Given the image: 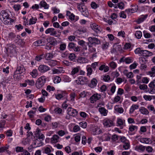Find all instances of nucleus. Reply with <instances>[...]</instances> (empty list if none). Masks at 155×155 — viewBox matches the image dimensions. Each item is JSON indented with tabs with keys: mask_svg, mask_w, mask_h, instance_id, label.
Here are the masks:
<instances>
[{
	"mask_svg": "<svg viewBox=\"0 0 155 155\" xmlns=\"http://www.w3.org/2000/svg\"><path fill=\"white\" fill-rule=\"evenodd\" d=\"M88 42L87 43L92 45H98L100 44V40L98 38L94 37H89L88 38Z\"/></svg>",
	"mask_w": 155,
	"mask_h": 155,
	"instance_id": "6e6552de",
	"label": "nucleus"
},
{
	"mask_svg": "<svg viewBox=\"0 0 155 155\" xmlns=\"http://www.w3.org/2000/svg\"><path fill=\"white\" fill-rule=\"evenodd\" d=\"M46 34H50L51 36H55L57 34V32L55 29L53 28H49L45 31Z\"/></svg>",
	"mask_w": 155,
	"mask_h": 155,
	"instance_id": "9b49d317",
	"label": "nucleus"
},
{
	"mask_svg": "<svg viewBox=\"0 0 155 155\" xmlns=\"http://www.w3.org/2000/svg\"><path fill=\"white\" fill-rule=\"evenodd\" d=\"M139 106L136 104H133L130 107L129 113L130 114H132L133 113L134 110L138 109Z\"/></svg>",
	"mask_w": 155,
	"mask_h": 155,
	"instance_id": "aec40b11",
	"label": "nucleus"
},
{
	"mask_svg": "<svg viewBox=\"0 0 155 155\" xmlns=\"http://www.w3.org/2000/svg\"><path fill=\"white\" fill-rule=\"evenodd\" d=\"M84 150H80L79 152H74L72 153V155H82L84 154L85 155V153H84Z\"/></svg>",
	"mask_w": 155,
	"mask_h": 155,
	"instance_id": "a18cd8bd",
	"label": "nucleus"
},
{
	"mask_svg": "<svg viewBox=\"0 0 155 155\" xmlns=\"http://www.w3.org/2000/svg\"><path fill=\"white\" fill-rule=\"evenodd\" d=\"M147 15H142L140 18H139L137 21V22L138 24H140L143 22L146 18L147 17Z\"/></svg>",
	"mask_w": 155,
	"mask_h": 155,
	"instance_id": "2f4dec72",
	"label": "nucleus"
},
{
	"mask_svg": "<svg viewBox=\"0 0 155 155\" xmlns=\"http://www.w3.org/2000/svg\"><path fill=\"white\" fill-rule=\"evenodd\" d=\"M80 68V66H77L73 68L71 74L74 78L75 77V74L79 72Z\"/></svg>",
	"mask_w": 155,
	"mask_h": 155,
	"instance_id": "dca6fc26",
	"label": "nucleus"
},
{
	"mask_svg": "<svg viewBox=\"0 0 155 155\" xmlns=\"http://www.w3.org/2000/svg\"><path fill=\"white\" fill-rule=\"evenodd\" d=\"M40 5L42 7L44 8L45 9H48L49 8V5L47 3L44 1H41L40 2Z\"/></svg>",
	"mask_w": 155,
	"mask_h": 155,
	"instance_id": "7c9ffc66",
	"label": "nucleus"
},
{
	"mask_svg": "<svg viewBox=\"0 0 155 155\" xmlns=\"http://www.w3.org/2000/svg\"><path fill=\"white\" fill-rule=\"evenodd\" d=\"M103 138L105 141H109L111 137L110 136L107 134H104L103 136Z\"/></svg>",
	"mask_w": 155,
	"mask_h": 155,
	"instance_id": "de8ad7c7",
	"label": "nucleus"
},
{
	"mask_svg": "<svg viewBox=\"0 0 155 155\" xmlns=\"http://www.w3.org/2000/svg\"><path fill=\"white\" fill-rule=\"evenodd\" d=\"M101 95L98 94H94L90 97V100L91 103H93L99 100L101 98Z\"/></svg>",
	"mask_w": 155,
	"mask_h": 155,
	"instance_id": "9d476101",
	"label": "nucleus"
},
{
	"mask_svg": "<svg viewBox=\"0 0 155 155\" xmlns=\"http://www.w3.org/2000/svg\"><path fill=\"white\" fill-rule=\"evenodd\" d=\"M141 75H142L141 74H140L137 76L136 82L137 84H138L140 83H141Z\"/></svg>",
	"mask_w": 155,
	"mask_h": 155,
	"instance_id": "bf43d9fd",
	"label": "nucleus"
},
{
	"mask_svg": "<svg viewBox=\"0 0 155 155\" xmlns=\"http://www.w3.org/2000/svg\"><path fill=\"white\" fill-rule=\"evenodd\" d=\"M57 64V61L54 60H51L48 62V64L51 67H53L56 65Z\"/></svg>",
	"mask_w": 155,
	"mask_h": 155,
	"instance_id": "ea45409f",
	"label": "nucleus"
},
{
	"mask_svg": "<svg viewBox=\"0 0 155 155\" xmlns=\"http://www.w3.org/2000/svg\"><path fill=\"white\" fill-rule=\"evenodd\" d=\"M139 61L141 64V66L143 68H146L147 67L146 64L147 61L145 58L144 57H140L139 58Z\"/></svg>",
	"mask_w": 155,
	"mask_h": 155,
	"instance_id": "f8f14e48",
	"label": "nucleus"
},
{
	"mask_svg": "<svg viewBox=\"0 0 155 155\" xmlns=\"http://www.w3.org/2000/svg\"><path fill=\"white\" fill-rule=\"evenodd\" d=\"M52 71L53 74H59L62 72L63 71V70L54 68L52 70Z\"/></svg>",
	"mask_w": 155,
	"mask_h": 155,
	"instance_id": "a19ab883",
	"label": "nucleus"
},
{
	"mask_svg": "<svg viewBox=\"0 0 155 155\" xmlns=\"http://www.w3.org/2000/svg\"><path fill=\"white\" fill-rule=\"evenodd\" d=\"M30 74L33 78H35L38 75V71L36 69H33L30 73Z\"/></svg>",
	"mask_w": 155,
	"mask_h": 155,
	"instance_id": "c85d7f7f",
	"label": "nucleus"
},
{
	"mask_svg": "<svg viewBox=\"0 0 155 155\" xmlns=\"http://www.w3.org/2000/svg\"><path fill=\"white\" fill-rule=\"evenodd\" d=\"M5 123V121L4 120H2L0 121V131H1L2 128L4 127Z\"/></svg>",
	"mask_w": 155,
	"mask_h": 155,
	"instance_id": "8fccbe9b",
	"label": "nucleus"
},
{
	"mask_svg": "<svg viewBox=\"0 0 155 155\" xmlns=\"http://www.w3.org/2000/svg\"><path fill=\"white\" fill-rule=\"evenodd\" d=\"M145 147L142 145H139L135 147V150L139 152H143L145 149Z\"/></svg>",
	"mask_w": 155,
	"mask_h": 155,
	"instance_id": "b1692460",
	"label": "nucleus"
},
{
	"mask_svg": "<svg viewBox=\"0 0 155 155\" xmlns=\"http://www.w3.org/2000/svg\"><path fill=\"white\" fill-rule=\"evenodd\" d=\"M149 81L148 79L146 77H143L142 79L141 82V83L147 84Z\"/></svg>",
	"mask_w": 155,
	"mask_h": 155,
	"instance_id": "69168bd1",
	"label": "nucleus"
},
{
	"mask_svg": "<svg viewBox=\"0 0 155 155\" xmlns=\"http://www.w3.org/2000/svg\"><path fill=\"white\" fill-rule=\"evenodd\" d=\"M80 115L81 117L84 118H86L87 117L88 115L85 112L83 111H81L80 113Z\"/></svg>",
	"mask_w": 155,
	"mask_h": 155,
	"instance_id": "680f3d73",
	"label": "nucleus"
},
{
	"mask_svg": "<svg viewBox=\"0 0 155 155\" xmlns=\"http://www.w3.org/2000/svg\"><path fill=\"white\" fill-rule=\"evenodd\" d=\"M109 65L111 68L115 69L116 67L117 64L115 62L112 61L110 63Z\"/></svg>",
	"mask_w": 155,
	"mask_h": 155,
	"instance_id": "0e129e2a",
	"label": "nucleus"
},
{
	"mask_svg": "<svg viewBox=\"0 0 155 155\" xmlns=\"http://www.w3.org/2000/svg\"><path fill=\"white\" fill-rule=\"evenodd\" d=\"M97 82V81L96 79L93 78L91 80V82L89 84V86L91 87H94L96 86Z\"/></svg>",
	"mask_w": 155,
	"mask_h": 155,
	"instance_id": "cd10ccee",
	"label": "nucleus"
},
{
	"mask_svg": "<svg viewBox=\"0 0 155 155\" xmlns=\"http://www.w3.org/2000/svg\"><path fill=\"white\" fill-rule=\"evenodd\" d=\"M77 62L80 63H85L88 61V60L84 57H79L77 59Z\"/></svg>",
	"mask_w": 155,
	"mask_h": 155,
	"instance_id": "4be33fe9",
	"label": "nucleus"
},
{
	"mask_svg": "<svg viewBox=\"0 0 155 155\" xmlns=\"http://www.w3.org/2000/svg\"><path fill=\"white\" fill-rule=\"evenodd\" d=\"M56 99L58 100H60L63 98H65L67 97V94L65 92H62L61 93L55 95Z\"/></svg>",
	"mask_w": 155,
	"mask_h": 155,
	"instance_id": "ddd939ff",
	"label": "nucleus"
},
{
	"mask_svg": "<svg viewBox=\"0 0 155 155\" xmlns=\"http://www.w3.org/2000/svg\"><path fill=\"white\" fill-rule=\"evenodd\" d=\"M10 15L5 11H2L0 13V19L5 25H10L14 20L9 17Z\"/></svg>",
	"mask_w": 155,
	"mask_h": 155,
	"instance_id": "f257e3e1",
	"label": "nucleus"
},
{
	"mask_svg": "<svg viewBox=\"0 0 155 155\" xmlns=\"http://www.w3.org/2000/svg\"><path fill=\"white\" fill-rule=\"evenodd\" d=\"M25 72V69L23 66H18L15 72L16 74H19L24 73Z\"/></svg>",
	"mask_w": 155,
	"mask_h": 155,
	"instance_id": "2eb2a0df",
	"label": "nucleus"
},
{
	"mask_svg": "<svg viewBox=\"0 0 155 155\" xmlns=\"http://www.w3.org/2000/svg\"><path fill=\"white\" fill-rule=\"evenodd\" d=\"M125 123V120H122L120 118H118L117 120V126L121 127L123 126Z\"/></svg>",
	"mask_w": 155,
	"mask_h": 155,
	"instance_id": "c756f323",
	"label": "nucleus"
},
{
	"mask_svg": "<svg viewBox=\"0 0 155 155\" xmlns=\"http://www.w3.org/2000/svg\"><path fill=\"white\" fill-rule=\"evenodd\" d=\"M92 45L91 44L87 43V45L89 47L88 50L91 53L94 52L96 51L95 48L92 47Z\"/></svg>",
	"mask_w": 155,
	"mask_h": 155,
	"instance_id": "c9c22d12",
	"label": "nucleus"
},
{
	"mask_svg": "<svg viewBox=\"0 0 155 155\" xmlns=\"http://www.w3.org/2000/svg\"><path fill=\"white\" fill-rule=\"evenodd\" d=\"M9 147L8 145H6L5 147H2L0 148V153L4 152L5 151H8L7 149H8Z\"/></svg>",
	"mask_w": 155,
	"mask_h": 155,
	"instance_id": "c03bdc74",
	"label": "nucleus"
},
{
	"mask_svg": "<svg viewBox=\"0 0 155 155\" xmlns=\"http://www.w3.org/2000/svg\"><path fill=\"white\" fill-rule=\"evenodd\" d=\"M143 50H141L140 48H136L134 51L135 53L136 54H139L140 55H141Z\"/></svg>",
	"mask_w": 155,
	"mask_h": 155,
	"instance_id": "864d4df0",
	"label": "nucleus"
},
{
	"mask_svg": "<svg viewBox=\"0 0 155 155\" xmlns=\"http://www.w3.org/2000/svg\"><path fill=\"white\" fill-rule=\"evenodd\" d=\"M37 19L36 17H34L33 16L31 17V18L29 20V23L28 25H33L36 23Z\"/></svg>",
	"mask_w": 155,
	"mask_h": 155,
	"instance_id": "bb28decb",
	"label": "nucleus"
},
{
	"mask_svg": "<svg viewBox=\"0 0 155 155\" xmlns=\"http://www.w3.org/2000/svg\"><path fill=\"white\" fill-rule=\"evenodd\" d=\"M61 78L59 76H56L54 78V83H58L60 82Z\"/></svg>",
	"mask_w": 155,
	"mask_h": 155,
	"instance_id": "6e6d98bb",
	"label": "nucleus"
},
{
	"mask_svg": "<svg viewBox=\"0 0 155 155\" xmlns=\"http://www.w3.org/2000/svg\"><path fill=\"white\" fill-rule=\"evenodd\" d=\"M67 113L69 116L74 117L77 115L78 111L76 109L70 107L67 109Z\"/></svg>",
	"mask_w": 155,
	"mask_h": 155,
	"instance_id": "423d86ee",
	"label": "nucleus"
},
{
	"mask_svg": "<svg viewBox=\"0 0 155 155\" xmlns=\"http://www.w3.org/2000/svg\"><path fill=\"white\" fill-rule=\"evenodd\" d=\"M124 73L127 77L128 78H132L134 76V75L132 72H127V71L124 72Z\"/></svg>",
	"mask_w": 155,
	"mask_h": 155,
	"instance_id": "e433bc0d",
	"label": "nucleus"
},
{
	"mask_svg": "<svg viewBox=\"0 0 155 155\" xmlns=\"http://www.w3.org/2000/svg\"><path fill=\"white\" fill-rule=\"evenodd\" d=\"M120 136H118L116 134H114L112 136L111 140L113 142H116L120 138Z\"/></svg>",
	"mask_w": 155,
	"mask_h": 155,
	"instance_id": "58836bf2",
	"label": "nucleus"
},
{
	"mask_svg": "<svg viewBox=\"0 0 155 155\" xmlns=\"http://www.w3.org/2000/svg\"><path fill=\"white\" fill-rule=\"evenodd\" d=\"M102 132L101 129L95 126L93 128L92 130V133L94 135L99 134Z\"/></svg>",
	"mask_w": 155,
	"mask_h": 155,
	"instance_id": "4468645a",
	"label": "nucleus"
},
{
	"mask_svg": "<svg viewBox=\"0 0 155 155\" xmlns=\"http://www.w3.org/2000/svg\"><path fill=\"white\" fill-rule=\"evenodd\" d=\"M87 76L90 75L91 74L93 70L91 68L87 66Z\"/></svg>",
	"mask_w": 155,
	"mask_h": 155,
	"instance_id": "e2e57ef3",
	"label": "nucleus"
},
{
	"mask_svg": "<svg viewBox=\"0 0 155 155\" xmlns=\"http://www.w3.org/2000/svg\"><path fill=\"white\" fill-rule=\"evenodd\" d=\"M20 36L18 35L17 36L15 40V42L17 45H20L22 42V40L20 39Z\"/></svg>",
	"mask_w": 155,
	"mask_h": 155,
	"instance_id": "72a5a7b5",
	"label": "nucleus"
},
{
	"mask_svg": "<svg viewBox=\"0 0 155 155\" xmlns=\"http://www.w3.org/2000/svg\"><path fill=\"white\" fill-rule=\"evenodd\" d=\"M46 82V77L42 76L39 78L36 83V86L37 88H40L42 87L45 84Z\"/></svg>",
	"mask_w": 155,
	"mask_h": 155,
	"instance_id": "f03ea898",
	"label": "nucleus"
},
{
	"mask_svg": "<svg viewBox=\"0 0 155 155\" xmlns=\"http://www.w3.org/2000/svg\"><path fill=\"white\" fill-rule=\"evenodd\" d=\"M133 61L131 58L129 57L125 58L123 57L120 60V62H125L126 64H130Z\"/></svg>",
	"mask_w": 155,
	"mask_h": 155,
	"instance_id": "f3484780",
	"label": "nucleus"
},
{
	"mask_svg": "<svg viewBox=\"0 0 155 155\" xmlns=\"http://www.w3.org/2000/svg\"><path fill=\"white\" fill-rule=\"evenodd\" d=\"M59 137L57 135H54L51 138V142L52 143H55L59 141Z\"/></svg>",
	"mask_w": 155,
	"mask_h": 155,
	"instance_id": "412c9836",
	"label": "nucleus"
},
{
	"mask_svg": "<svg viewBox=\"0 0 155 155\" xmlns=\"http://www.w3.org/2000/svg\"><path fill=\"white\" fill-rule=\"evenodd\" d=\"M147 108L149 110L152 111L153 114H155V108L153 105H148Z\"/></svg>",
	"mask_w": 155,
	"mask_h": 155,
	"instance_id": "f704fd0d",
	"label": "nucleus"
},
{
	"mask_svg": "<svg viewBox=\"0 0 155 155\" xmlns=\"http://www.w3.org/2000/svg\"><path fill=\"white\" fill-rule=\"evenodd\" d=\"M155 79L151 81L149 84V88L148 92L151 94H155Z\"/></svg>",
	"mask_w": 155,
	"mask_h": 155,
	"instance_id": "20e7f679",
	"label": "nucleus"
},
{
	"mask_svg": "<svg viewBox=\"0 0 155 155\" xmlns=\"http://www.w3.org/2000/svg\"><path fill=\"white\" fill-rule=\"evenodd\" d=\"M28 115H29L30 118H33L34 117V115L35 114V111L32 110H30L28 113Z\"/></svg>",
	"mask_w": 155,
	"mask_h": 155,
	"instance_id": "774afa93",
	"label": "nucleus"
},
{
	"mask_svg": "<svg viewBox=\"0 0 155 155\" xmlns=\"http://www.w3.org/2000/svg\"><path fill=\"white\" fill-rule=\"evenodd\" d=\"M140 141L142 143L150 144L151 142L150 139L147 138H143L140 139Z\"/></svg>",
	"mask_w": 155,
	"mask_h": 155,
	"instance_id": "a878e982",
	"label": "nucleus"
},
{
	"mask_svg": "<svg viewBox=\"0 0 155 155\" xmlns=\"http://www.w3.org/2000/svg\"><path fill=\"white\" fill-rule=\"evenodd\" d=\"M93 29L95 30V31L97 33L100 32L101 31L100 28L98 27V26L96 24L93 25Z\"/></svg>",
	"mask_w": 155,
	"mask_h": 155,
	"instance_id": "37998d69",
	"label": "nucleus"
},
{
	"mask_svg": "<svg viewBox=\"0 0 155 155\" xmlns=\"http://www.w3.org/2000/svg\"><path fill=\"white\" fill-rule=\"evenodd\" d=\"M135 36L137 38H140L142 36L141 32L140 31H137L135 34Z\"/></svg>",
	"mask_w": 155,
	"mask_h": 155,
	"instance_id": "3c124183",
	"label": "nucleus"
},
{
	"mask_svg": "<svg viewBox=\"0 0 155 155\" xmlns=\"http://www.w3.org/2000/svg\"><path fill=\"white\" fill-rule=\"evenodd\" d=\"M55 53L53 51L51 53H47L45 56V58L47 60H49L52 58L54 56Z\"/></svg>",
	"mask_w": 155,
	"mask_h": 155,
	"instance_id": "5701e85b",
	"label": "nucleus"
},
{
	"mask_svg": "<svg viewBox=\"0 0 155 155\" xmlns=\"http://www.w3.org/2000/svg\"><path fill=\"white\" fill-rule=\"evenodd\" d=\"M109 44L108 42L104 41L102 43L101 45V47L103 50L107 49L109 46Z\"/></svg>",
	"mask_w": 155,
	"mask_h": 155,
	"instance_id": "473e14b6",
	"label": "nucleus"
},
{
	"mask_svg": "<svg viewBox=\"0 0 155 155\" xmlns=\"http://www.w3.org/2000/svg\"><path fill=\"white\" fill-rule=\"evenodd\" d=\"M137 126L132 125L129 126V129L130 131L132 132L137 130Z\"/></svg>",
	"mask_w": 155,
	"mask_h": 155,
	"instance_id": "13d9d810",
	"label": "nucleus"
},
{
	"mask_svg": "<svg viewBox=\"0 0 155 155\" xmlns=\"http://www.w3.org/2000/svg\"><path fill=\"white\" fill-rule=\"evenodd\" d=\"M149 73L151 77L155 76V66H154L151 68V71H149Z\"/></svg>",
	"mask_w": 155,
	"mask_h": 155,
	"instance_id": "49530a36",
	"label": "nucleus"
},
{
	"mask_svg": "<svg viewBox=\"0 0 155 155\" xmlns=\"http://www.w3.org/2000/svg\"><path fill=\"white\" fill-rule=\"evenodd\" d=\"M51 150L49 147H47L45 148L44 151V153L46 154H48V155H54L53 153H50Z\"/></svg>",
	"mask_w": 155,
	"mask_h": 155,
	"instance_id": "79ce46f5",
	"label": "nucleus"
},
{
	"mask_svg": "<svg viewBox=\"0 0 155 155\" xmlns=\"http://www.w3.org/2000/svg\"><path fill=\"white\" fill-rule=\"evenodd\" d=\"M99 111L100 113L102 115L106 116L107 115L108 111L103 107L99 108Z\"/></svg>",
	"mask_w": 155,
	"mask_h": 155,
	"instance_id": "393cba45",
	"label": "nucleus"
},
{
	"mask_svg": "<svg viewBox=\"0 0 155 155\" xmlns=\"http://www.w3.org/2000/svg\"><path fill=\"white\" fill-rule=\"evenodd\" d=\"M38 70L41 73H45L50 70V68L45 65H40L38 68Z\"/></svg>",
	"mask_w": 155,
	"mask_h": 155,
	"instance_id": "1a4fd4ad",
	"label": "nucleus"
},
{
	"mask_svg": "<svg viewBox=\"0 0 155 155\" xmlns=\"http://www.w3.org/2000/svg\"><path fill=\"white\" fill-rule=\"evenodd\" d=\"M76 56L74 53H70L68 56V58L71 61H74Z\"/></svg>",
	"mask_w": 155,
	"mask_h": 155,
	"instance_id": "09e8293b",
	"label": "nucleus"
},
{
	"mask_svg": "<svg viewBox=\"0 0 155 155\" xmlns=\"http://www.w3.org/2000/svg\"><path fill=\"white\" fill-rule=\"evenodd\" d=\"M130 147V143L129 141L123 144V147L125 150H127Z\"/></svg>",
	"mask_w": 155,
	"mask_h": 155,
	"instance_id": "5fc2aeb1",
	"label": "nucleus"
},
{
	"mask_svg": "<svg viewBox=\"0 0 155 155\" xmlns=\"http://www.w3.org/2000/svg\"><path fill=\"white\" fill-rule=\"evenodd\" d=\"M87 124V122L84 121H82L79 123L80 126L83 128H85L86 127Z\"/></svg>",
	"mask_w": 155,
	"mask_h": 155,
	"instance_id": "603ef678",
	"label": "nucleus"
},
{
	"mask_svg": "<svg viewBox=\"0 0 155 155\" xmlns=\"http://www.w3.org/2000/svg\"><path fill=\"white\" fill-rule=\"evenodd\" d=\"M37 41L39 46L44 45L45 43V40L44 39Z\"/></svg>",
	"mask_w": 155,
	"mask_h": 155,
	"instance_id": "4d7b16f0",
	"label": "nucleus"
},
{
	"mask_svg": "<svg viewBox=\"0 0 155 155\" xmlns=\"http://www.w3.org/2000/svg\"><path fill=\"white\" fill-rule=\"evenodd\" d=\"M76 83L78 84L84 85L89 82L88 79L84 77H80L76 81Z\"/></svg>",
	"mask_w": 155,
	"mask_h": 155,
	"instance_id": "7ed1b4c3",
	"label": "nucleus"
},
{
	"mask_svg": "<svg viewBox=\"0 0 155 155\" xmlns=\"http://www.w3.org/2000/svg\"><path fill=\"white\" fill-rule=\"evenodd\" d=\"M153 55L152 52L146 50H143L141 56L144 57H148Z\"/></svg>",
	"mask_w": 155,
	"mask_h": 155,
	"instance_id": "a211bd4d",
	"label": "nucleus"
},
{
	"mask_svg": "<svg viewBox=\"0 0 155 155\" xmlns=\"http://www.w3.org/2000/svg\"><path fill=\"white\" fill-rule=\"evenodd\" d=\"M12 7L16 11H18L21 8L20 5L19 4L15 5L12 6Z\"/></svg>",
	"mask_w": 155,
	"mask_h": 155,
	"instance_id": "052dcab7",
	"label": "nucleus"
},
{
	"mask_svg": "<svg viewBox=\"0 0 155 155\" xmlns=\"http://www.w3.org/2000/svg\"><path fill=\"white\" fill-rule=\"evenodd\" d=\"M78 8L81 13L82 14L86 17L88 16L89 13L87 8L84 6H82L80 5L78 6Z\"/></svg>",
	"mask_w": 155,
	"mask_h": 155,
	"instance_id": "39448f33",
	"label": "nucleus"
},
{
	"mask_svg": "<svg viewBox=\"0 0 155 155\" xmlns=\"http://www.w3.org/2000/svg\"><path fill=\"white\" fill-rule=\"evenodd\" d=\"M139 110L141 114L144 115H148L149 113L148 109L144 107H140Z\"/></svg>",
	"mask_w": 155,
	"mask_h": 155,
	"instance_id": "6ab92c4d",
	"label": "nucleus"
},
{
	"mask_svg": "<svg viewBox=\"0 0 155 155\" xmlns=\"http://www.w3.org/2000/svg\"><path fill=\"white\" fill-rule=\"evenodd\" d=\"M103 123L104 126L106 127H108L114 125L113 121L110 119H104L103 120Z\"/></svg>",
	"mask_w": 155,
	"mask_h": 155,
	"instance_id": "0eeeda50",
	"label": "nucleus"
},
{
	"mask_svg": "<svg viewBox=\"0 0 155 155\" xmlns=\"http://www.w3.org/2000/svg\"><path fill=\"white\" fill-rule=\"evenodd\" d=\"M147 87V85L145 84H140L139 87L140 89L141 90H146Z\"/></svg>",
	"mask_w": 155,
	"mask_h": 155,
	"instance_id": "338daca9",
	"label": "nucleus"
},
{
	"mask_svg": "<svg viewBox=\"0 0 155 155\" xmlns=\"http://www.w3.org/2000/svg\"><path fill=\"white\" fill-rule=\"evenodd\" d=\"M114 108L115 110L120 113H122L124 112V109L122 107H119L118 106H116Z\"/></svg>",
	"mask_w": 155,
	"mask_h": 155,
	"instance_id": "4c0bfd02",
	"label": "nucleus"
}]
</instances>
